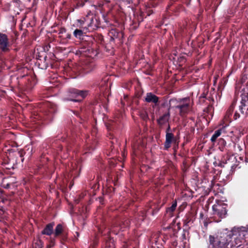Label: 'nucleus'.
Returning a JSON list of instances; mask_svg holds the SVG:
<instances>
[{"label":"nucleus","instance_id":"19","mask_svg":"<svg viewBox=\"0 0 248 248\" xmlns=\"http://www.w3.org/2000/svg\"><path fill=\"white\" fill-rule=\"evenodd\" d=\"M19 87L23 88L24 87L28 88L27 85L26 81L29 80V78L28 76H23L16 78Z\"/></svg>","mask_w":248,"mask_h":248},{"label":"nucleus","instance_id":"26","mask_svg":"<svg viewBox=\"0 0 248 248\" xmlns=\"http://www.w3.org/2000/svg\"><path fill=\"white\" fill-rule=\"evenodd\" d=\"M64 232L63 226L61 224H58L54 230V234L55 237L60 236Z\"/></svg>","mask_w":248,"mask_h":248},{"label":"nucleus","instance_id":"52","mask_svg":"<svg viewBox=\"0 0 248 248\" xmlns=\"http://www.w3.org/2000/svg\"><path fill=\"white\" fill-rule=\"evenodd\" d=\"M142 119L144 120H146L148 119V115L146 113H144V114H142Z\"/></svg>","mask_w":248,"mask_h":248},{"label":"nucleus","instance_id":"23","mask_svg":"<svg viewBox=\"0 0 248 248\" xmlns=\"http://www.w3.org/2000/svg\"><path fill=\"white\" fill-rule=\"evenodd\" d=\"M177 205V202L176 200H175L172 201L171 205L166 209V213L167 214H169V216L170 217H172L173 216V213L176 210Z\"/></svg>","mask_w":248,"mask_h":248},{"label":"nucleus","instance_id":"10","mask_svg":"<svg viewBox=\"0 0 248 248\" xmlns=\"http://www.w3.org/2000/svg\"><path fill=\"white\" fill-rule=\"evenodd\" d=\"M94 26H89L80 27L79 29H76L73 32V34L75 37L79 39H83V37L87 32L92 31Z\"/></svg>","mask_w":248,"mask_h":248},{"label":"nucleus","instance_id":"57","mask_svg":"<svg viewBox=\"0 0 248 248\" xmlns=\"http://www.w3.org/2000/svg\"><path fill=\"white\" fill-rule=\"evenodd\" d=\"M148 214H150L152 216H153V209H150L149 212H147Z\"/></svg>","mask_w":248,"mask_h":248},{"label":"nucleus","instance_id":"20","mask_svg":"<svg viewBox=\"0 0 248 248\" xmlns=\"http://www.w3.org/2000/svg\"><path fill=\"white\" fill-rule=\"evenodd\" d=\"M89 23H87V27H89V26H94L93 27V31L100 27V23L98 18L95 17V20H94L93 16H92L91 17H89Z\"/></svg>","mask_w":248,"mask_h":248},{"label":"nucleus","instance_id":"47","mask_svg":"<svg viewBox=\"0 0 248 248\" xmlns=\"http://www.w3.org/2000/svg\"><path fill=\"white\" fill-rule=\"evenodd\" d=\"M174 227H175V228L174 229V233H176L177 232V231H178L179 230H180V229H181L180 223H177L174 226Z\"/></svg>","mask_w":248,"mask_h":248},{"label":"nucleus","instance_id":"32","mask_svg":"<svg viewBox=\"0 0 248 248\" xmlns=\"http://www.w3.org/2000/svg\"><path fill=\"white\" fill-rule=\"evenodd\" d=\"M160 209V207L158 205H152L148 209V212H150V209H153V216L157 214Z\"/></svg>","mask_w":248,"mask_h":248},{"label":"nucleus","instance_id":"38","mask_svg":"<svg viewBox=\"0 0 248 248\" xmlns=\"http://www.w3.org/2000/svg\"><path fill=\"white\" fill-rule=\"evenodd\" d=\"M89 16H87L86 18H84L83 19H80L77 20L78 22L79 23L81 27L83 26L85 24H86V26H87V23H89L88 18Z\"/></svg>","mask_w":248,"mask_h":248},{"label":"nucleus","instance_id":"34","mask_svg":"<svg viewBox=\"0 0 248 248\" xmlns=\"http://www.w3.org/2000/svg\"><path fill=\"white\" fill-rule=\"evenodd\" d=\"M234 150L236 153H239L241 152L243 150V144L242 142L239 143H233Z\"/></svg>","mask_w":248,"mask_h":248},{"label":"nucleus","instance_id":"18","mask_svg":"<svg viewBox=\"0 0 248 248\" xmlns=\"http://www.w3.org/2000/svg\"><path fill=\"white\" fill-rule=\"evenodd\" d=\"M54 226V223L51 222L47 224L45 227V228L42 231L41 233L43 235H46L50 236L54 232L53 227Z\"/></svg>","mask_w":248,"mask_h":248},{"label":"nucleus","instance_id":"54","mask_svg":"<svg viewBox=\"0 0 248 248\" xmlns=\"http://www.w3.org/2000/svg\"><path fill=\"white\" fill-rule=\"evenodd\" d=\"M44 52H43L44 54L43 55H40V53L37 55V61H38V58H41L42 59H43V57L45 55Z\"/></svg>","mask_w":248,"mask_h":248},{"label":"nucleus","instance_id":"61","mask_svg":"<svg viewBox=\"0 0 248 248\" xmlns=\"http://www.w3.org/2000/svg\"><path fill=\"white\" fill-rule=\"evenodd\" d=\"M190 1H188L186 3V5H187V6L190 4Z\"/></svg>","mask_w":248,"mask_h":248},{"label":"nucleus","instance_id":"13","mask_svg":"<svg viewBox=\"0 0 248 248\" xmlns=\"http://www.w3.org/2000/svg\"><path fill=\"white\" fill-rule=\"evenodd\" d=\"M144 101L147 103L155 104L156 106L159 102V97L152 93H147L144 97Z\"/></svg>","mask_w":248,"mask_h":248},{"label":"nucleus","instance_id":"37","mask_svg":"<svg viewBox=\"0 0 248 248\" xmlns=\"http://www.w3.org/2000/svg\"><path fill=\"white\" fill-rule=\"evenodd\" d=\"M130 221L128 219H125L124 221H122L121 223H120V225L122 228H126L130 226Z\"/></svg>","mask_w":248,"mask_h":248},{"label":"nucleus","instance_id":"50","mask_svg":"<svg viewBox=\"0 0 248 248\" xmlns=\"http://www.w3.org/2000/svg\"><path fill=\"white\" fill-rule=\"evenodd\" d=\"M240 117V114L237 112H235L233 115V119L234 120H237L238 118Z\"/></svg>","mask_w":248,"mask_h":248},{"label":"nucleus","instance_id":"9","mask_svg":"<svg viewBox=\"0 0 248 248\" xmlns=\"http://www.w3.org/2000/svg\"><path fill=\"white\" fill-rule=\"evenodd\" d=\"M178 142L176 137L174 136L172 133H167L166 134L165 141L164 144V149L168 150L172 143L178 146Z\"/></svg>","mask_w":248,"mask_h":248},{"label":"nucleus","instance_id":"45","mask_svg":"<svg viewBox=\"0 0 248 248\" xmlns=\"http://www.w3.org/2000/svg\"><path fill=\"white\" fill-rule=\"evenodd\" d=\"M247 106H244L241 104V105L239 106V110L242 114L245 113V110H246V107Z\"/></svg>","mask_w":248,"mask_h":248},{"label":"nucleus","instance_id":"60","mask_svg":"<svg viewBox=\"0 0 248 248\" xmlns=\"http://www.w3.org/2000/svg\"><path fill=\"white\" fill-rule=\"evenodd\" d=\"M246 162L248 163V158H247V157H246V160H245Z\"/></svg>","mask_w":248,"mask_h":248},{"label":"nucleus","instance_id":"63","mask_svg":"<svg viewBox=\"0 0 248 248\" xmlns=\"http://www.w3.org/2000/svg\"><path fill=\"white\" fill-rule=\"evenodd\" d=\"M106 84V81H104L102 83V84H101V85H103V84Z\"/></svg>","mask_w":248,"mask_h":248},{"label":"nucleus","instance_id":"3","mask_svg":"<svg viewBox=\"0 0 248 248\" xmlns=\"http://www.w3.org/2000/svg\"><path fill=\"white\" fill-rule=\"evenodd\" d=\"M177 109L179 111V114L181 116L187 114L191 110L190 100L189 97L180 98L178 100L176 98H172L169 101V107Z\"/></svg>","mask_w":248,"mask_h":248},{"label":"nucleus","instance_id":"44","mask_svg":"<svg viewBox=\"0 0 248 248\" xmlns=\"http://www.w3.org/2000/svg\"><path fill=\"white\" fill-rule=\"evenodd\" d=\"M61 241H65L67 239V233L65 231L62 233L61 235Z\"/></svg>","mask_w":248,"mask_h":248},{"label":"nucleus","instance_id":"8","mask_svg":"<svg viewBox=\"0 0 248 248\" xmlns=\"http://www.w3.org/2000/svg\"><path fill=\"white\" fill-rule=\"evenodd\" d=\"M69 92L71 94V95L74 97L81 98L70 99V100L74 102H80L82 101V99L88 95V91L87 90H80L75 88L70 89Z\"/></svg>","mask_w":248,"mask_h":248},{"label":"nucleus","instance_id":"31","mask_svg":"<svg viewBox=\"0 0 248 248\" xmlns=\"http://www.w3.org/2000/svg\"><path fill=\"white\" fill-rule=\"evenodd\" d=\"M241 96L242 98L241 104L247 106L248 105V93H245V91H244V93L241 94Z\"/></svg>","mask_w":248,"mask_h":248},{"label":"nucleus","instance_id":"25","mask_svg":"<svg viewBox=\"0 0 248 248\" xmlns=\"http://www.w3.org/2000/svg\"><path fill=\"white\" fill-rule=\"evenodd\" d=\"M212 91H211L209 93L208 95H207L206 98H205V100H207L209 101V103H206L208 105L209 107H211L214 102L213 94L215 93V92L214 88H212Z\"/></svg>","mask_w":248,"mask_h":248},{"label":"nucleus","instance_id":"6","mask_svg":"<svg viewBox=\"0 0 248 248\" xmlns=\"http://www.w3.org/2000/svg\"><path fill=\"white\" fill-rule=\"evenodd\" d=\"M227 204L221 202H218L212 207L214 215H217L220 218L225 217L227 212Z\"/></svg>","mask_w":248,"mask_h":248},{"label":"nucleus","instance_id":"48","mask_svg":"<svg viewBox=\"0 0 248 248\" xmlns=\"http://www.w3.org/2000/svg\"><path fill=\"white\" fill-rule=\"evenodd\" d=\"M166 125H167V128L166 129V134L167 133H172L170 124L168 123Z\"/></svg>","mask_w":248,"mask_h":248},{"label":"nucleus","instance_id":"62","mask_svg":"<svg viewBox=\"0 0 248 248\" xmlns=\"http://www.w3.org/2000/svg\"><path fill=\"white\" fill-rule=\"evenodd\" d=\"M202 216H203V214L202 213H201L200 214V217H202Z\"/></svg>","mask_w":248,"mask_h":248},{"label":"nucleus","instance_id":"21","mask_svg":"<svg viewBox=\"0 0 248 248\" xmlns=\"http://www.w3.org/2000/svg\"><path fill=\"white\" fill-rule=\"evenodd\" d=\"M72 71L74 73L76 77L82 76L84 75L82 66L81 64H75L72 68Z\"/></svg>","mask_w":248,"mask_h":248},{"label":"nucleus","instance_id":"58","mask_svg":"<svg viewBox=\"0 0 248 248\" xmlns=\"http://www.w3.org/2000/svg\"><path fill=\"white\" fill-rule=\"evenodd\" d=\"M207 225H208V223L206 221L204 222V226L206 227L207 226Z\"/></svg>","mask_w":248,"mask_h":248},{"label":"nucleus","instance_id":"46","mask_svg":"<svg viewBox=\"0 0 248 248\" xmlns=\"http://www.w3.org/2000/svg\"><path fill=\"white\" fill-rule=\"evenodd\" d=\"M86 194L85 193H81V194H80L79 195V198L76 200V202L78 203L81 200V199L84 198V196L86 195Z\"/></svg>","mask_w":248,"mask_h":248},{"label":"nucleus","instance_id":"4","mask_svg":"<svg viewBox=\"0 0 248 248\" xmlns=\"http://www.w3.org/2000/svg\"><path fill=\"white\" fill-rule=\"evenodd\" d=\"M93 45L91 41H83L80 44L78 52L81 56L93 59L98 54V51L96 48L92 46Z\"/></svg>","mask_w":248,"mask_h":248},{"label":"nucleus","instance_id":"5","mask_svg":"<svg viewBox=\"0 0 248 248\" xmlns=\"http://www.w3.org/2000/svg\"><path fill=\"white\" fill-rule=\"evenodd\" d=\"M110 37V44H117L121 45L123 43L124 33L117 29H111L108 32Z\"/></svg>","mask_w":248,"mask_h":248},{"label":"nucleus","instance_id":"35","mask_svg":"<svg viewBox=\"0 0 248 248\" xmlns=\"http://www.w3.org/2000/svg\"><path fill=\"white\" fill-rule=\"evenodd\" d=\"M94 2H95L94 3L93 5H92V7H93L94 9L96 10H102L103 6L104 5L103 1H101L100 2H99L98 1H94Z\"/></svg>","mask_w":248,"mask_h":248},{"label":"nucleus","instance_id":"49","mask_svg":"<svg viewBox=\"0 0 248 248\" xmlns=\"http://www.w3.org/2000/svg\"><path fill=\"white\" fill-rule=\"evenodd\" d=\"M173 7H175V6L174 5V4L173 3H171V4H169L168 5L167 9H170V10L173 11L174 10Z\"/></svg>","mask_w":248,"mask_h":248},{"label":"nucleus","instance_id":"51","mask_svg":"<svg viewBox=\"0 0 248 248\" xmlns=\"http://www.w3.org/2000/svg\"><path fill=\"white\" fill-rule=\"evenodd\" d=\"M99 188V184L98 183L95 184L93 186V188L98 189Z\"/></svg>","mask_w":248,"mask_h":248},{"label":"nucleus","instance_id":"11","mask_svg":"<svg viewBox=\"0 0 248 248\" xmlns=\"http://www.w3.org/2000/svg\"><path fill=\"white\" fill-rule=\"evenodd\" d=\"M170 116V114L169 108L168 111L160 116L156 120L157 124L160 128H162L164 125H166V124L169 123Z\"/></svg>","mask_w":248,"mask_h":248},{"label":"nucleus","instance_id":"2","mask_svg":"<svg viewBox=\"0 0 248 248\" xmlns=\"http://www.w3.org/2000/svg\"><path fill=\"white\" fill-rule=\"evenodd\" d=\"M56 111L57 107L55 105L47 103L40 111H34L32 113L31 121L39 124L48 123L52 120Z\"/></svg>","mask_w":248,"mask_h":248},{"label":"nucleus","instance_id":"55","mask_svg":"<svg viewBox=\"0 0 248 248\" xmlns=\"http://www.w3.org/2000/svg\"><path fill=\"white\" fill-rule=\"evenodd\" d=\"M10 186H11V185H10V184H7L6 185V186H5L4 187H5V188H10Z\"/></svg>","mask_w":248,"mask_h":248},{"label":"nucleus","instance_id":"27","mask_svg":"<svg viewBox=\"0 0 248 248\" xmlns=\"http://www.w3.org/2000/svg\"><path fill=\"white\" fill-rule=\"evenodd\" d=\"M209 93L208 88H204L202 93L199 97V102L201 104H203L205 102V98L207 95H208Z\"/></svg>","mask_w":248,"mask_h":248},{"label":"nucleus","instance_id":"42","mask_svg":"<svg viewBox=\"0 0 248 248\" xmlns=\"http://www.w3.org/2000/svg\"><path fill=\"white\" fill-rule=\"evenodd\" d=\"M35 244L38 248H43L44 247V242L39 238L37 239Z\"/></svg>","mask_w":248,"mask_h":248},{"label":"nucleus","instance_id":"64","mask_svg":"<svg viewBox=\"0 0 248 248\" xmlns=\"http://www.w3.org/2000/svg\"><path fill=\"white\" fill-rule=\"evenodd\" d=\"M62 4L63 5H65L66 4V1H64Z\"/></svg>","mask_w":248,"mask_h":248},{"label":"nucleus","instance_id":"28","mask_svg":"<svg viewBox=\"0 0 248 248\" xmlns=\"http://www.w3.org/2000/svg\"><path fill=\"white\" fill-rule=\"evenodd\" d=\"M84 1H78L77 3H72L71 5V10L70 12H72L74 11L75 9L82 7L85 4Z\"/></svg>","mask_w":248,"mask_h":248},{"label":"nucleus","instance_id":"56","mask_svg":"<svg viewBox=\"0 0 248 248\" xmlns=\"http://www.w3.org/2000/svg\"><path fill=\"white\" fill-rule=\"evenodd\" d=\"M53 246V245H51V244H48L46 246V248H51Z\"/></svg>","mask_w":248,"mask_h":248},{"label":"nucleus","instance_id":"17","mask_svg":"<svg viewBox=\"0 0 248 248\" xmlns=\"http://www.w3.org/2000/svg\"><path fill=\"white\" fill-rule=\"evenodd\" d=\"M44 56L43 59L38 58V61L36 62L38 64V67L42 69H46L48 66V60L46 52H44Z\"/></svg>","mask_w":248,"mask_h":248},{"label":"nucleus","instance_id":"24","mask_svg":"<svg viewBox=\"0 0 248 248\" xmlns=\"http://www.w3.org/2000/svg\"><path fill=\"white\" fill-rule=\"evenodd\" d=\"M239 83L245 88L243 89V91H245L246 90L248 91V75H244L242 76Z\"/></svg>","mask_w":248,"mask_h":248},{"label":"nucleus","instance_id":"33","mask_svg":"<svg viewBox=\"0 0 248 248\" xmlns=\"http://www.w3.org/2000/svg\"><path fill=\"white\" fill-rule=\"evenodd\" d=\"M218 148L219 150L222 151L224 152L225 150V146L226 145V141L222 138H220L218 140Z\"/></svg>","mask_w":248,"mask_h":248},{"label":"nucleus","instance_id":"29","mask_svg":"<svg viewBox=\"0 0 248 248\" xmlns=\"http://www.w3.org/2000/svg\"><path fill=\"white\" fill-rule=\"evenodd\" d=\"M223 130V128H219L215 131L211 138L212 142L214 143L216 141L217 138L221 135Z\"/></svg>","mask_w":248,"mask_h":248},{"label":"nucleus","instance_id":"1","mask_svg":"<svg viewBox=\"0 0 248 248\" xmlns=\"http://www.w3.org/2000/svg\"><path fill=\"white\" fill-rule=\"evenodd\" d=\"M248 238V227H234L232 231L210 235L208 248H244L241 247Z\"/></svg>","mask_w":248,"mask_h":248},{"label":"nucleus","instance_id":"59","mask_svg":"<svg viewBox=\"0 0 248 248\" xmlns=\"http://www.w3.org/2000/svg\"><path fill=\"white\" fill-rule=\"evenodd\" d=\"M246 114L248 115V108H247L246 111Z\"/></svg>","mask_w":248,"mask_h":248},{"label":"nucleus","instance_id":"12","mask_svg":"<svg viewBox=\"0 0 248 248\" xmlns=\"http://www.w3.org/2000/svg\"><path fill=\"white\" fill-rule=\"evenodd\" d=\"M196 218V214L194 212H187L183 219V223L185 226H192Z\"/></svg>","mask_w":248,"mask_h":248},{"label":"nucleus","instance_id":"43","mask_svg":"<svg viewBox=\"0 0 248 248\" xmlns=\"http://www.w3.org/2000/svg\"><path fill=\"white\" fill-rule=\"evenodd\" d=\"M105 248H115L113 242L111 240L107 241L106 243Z\"/></svg>","mask_w":248,"mask_h":248},{"label":"nucleus","instance_id":"41","mask_svg":"<svg viewBox=\"0 0 248 248\" xmlns=\"http://www.w3.org/2000/svg\"><path fill=\"white\" fill-rule=\"evenodd\" d=\"M96 41L98 43L103 45L104 43V37L101 34H98L96 36Z\"/></svg>","mask_w":248,"mask_h":248},{"label":"nucleus","instance_id":"53","mask_svg":"<svg viewBox=\"0 0 248 248\" xmlns=\"http://www.w3.org/2000/svg\"><path fill=\"white\" fill-rule=\"evenodd\" d=\"M96 130H97V129L95 128H93V129L92 130V136H94L96 134Z\"/></svg>","mask_w":248,"mask_h":248},{"label":"nucleus","instance_id":"36","mask_svg":"<svg viewBox=\"0 0 248 248\" xmlns=\"http://www.w3.org/2000/svg\"><path fill=\"white\" fill-rule=\"evenodd\" d=\"M114 44L112 43L110 44V41H109V43L108 44H106V45L105 46V48L106 50V51L109 53L110 54L113 53V46H114Z\"/></svg>","mask_w":248,"mask_h":248},{"label":"nucleus","instance_id":"14","mask_svg":"<svg viewBox=\"0 0 248 248\" xmlns=\"http://www.w3.org/2000/svg\"><path fill=\"white\" fill-rule=\"evenodd\" d=\"M8 39L7 36L0 32V46L3 51L8 50Z\"/></svg>","mask_w":248,"mask_h":248},{"label":"nucleus","instance_id":"39","mask_svg":"<svg viewBox=\"0 0 248 248\" xmlns=\"http://www.w3.org/2000/svg\"><path fill=\"white\" fill-rule=\"evenodd\" d=\"M14 154L15 155L19 156L21 158L22 162L23 161L24 158H23V156H24V155L25 154V152L23 150H20L19 151H15L14 152Z\"/></svg>","mask_w":248,"mask_h":248},{"label":"nucleus","instance_id":"22","mask_svg":"<svg viewBox=\"0 0 248 248\" xmlns=\"http://www.w3.org/2000/svg\"><path fill=\"white\" fill-rule=\"evenodd\" d=\"M157 3L154 2L153 1H149L145 3L146 12L147 13V16H149L153 13V11L151 9L155 7Z\"/></svg>","mask_w":248,"mask_h":248},{"label":"nucleus","instance_id":"30","mask_svg":"<svg viewBox=\"0 0 248 248\" xmlns=\"http://www.w3.org/2000/svg\"><path fill=\"white\" fill-rule=\"evenodd\" d=\"M236 101H233L232 102V103L230 105V106L229 107V108L228 109V110L226 111V115H225L226 117L229 118L230 116L232 115V112H233V111L234 110L235 106L236 105Z\"/></svg>","mask_w":248,"mask_h":248},{"label":"nucleus","instance_id":"7","mask_svg":"<svg viewBox=\"0 0 248 248\" xmlns=\"http://www.w3.org/2000/svg\"><path fill=\"white\" fill-rule=\"evenodd\" d=\"M235 157L233 156H230L229 155H225L221 157L220 159H218L217 161H216L214 163V165L215 167L218 166L221 168H224L225 167V165H227L228 167L231 168L233 167V164H231V160H234Z\"/></svg>","mask_w":248,"mask_h":248},{"label":"nucleus","instance_id":"16","mask_svg":"<svg viewBox=\"0 0 248 248\" xmlns=\"http://www.w3.org/2000/svg\"><path fill=\"white\" fill-rule=\"evenodd\" d=\"M84 75L92 71L94 68V64L93 62L85 61L81 63Z\"/></svg>","mask_w":248,"mask_h":248},{"label":"nucleus","instance_id":"15","mask_svg":"<svg viewBox=\"0 0 248 248\" xmlns=\"http://www.w3.org/2000/svg\"><path fill=\"white\" fill-rule=\"evenodd\" d=\"M54 31L58 32L59 34V37L62 40H67L71 38V33L68 32L64 27H61L58 29V31Z\"/></svg>","mask_w":248,"mask_h":248},{"label":"nucleus","instance_id":"40","mask_svg":"<svg viewBox=\"0 0 248 248\" xmlns=\"http://www.w3.org/2000/svg\"><path fill=\"white\" fill-rule=\"evenodd\" d=\"M147 212L148 209L147 210H142L139 213V217H142V220H144L147 217Z\"/></svg>","mask_w":248,"mask_h":248}]
</instances>
